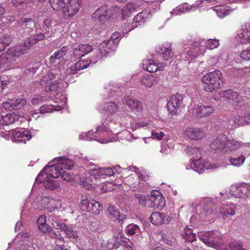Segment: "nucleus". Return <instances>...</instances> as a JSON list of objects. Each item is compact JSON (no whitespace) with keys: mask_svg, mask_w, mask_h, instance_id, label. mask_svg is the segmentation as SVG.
I'll use <instances>...</instances> for the list:
<instances>
[{"mask_svg":"<svg viewBox=\"0 0 250 250\" xmlns=\"http://www.w3.org/2000/svg\"><path fill=\"white\" fill-rule=\"evenodd\" d=\"M202 81L204 84L203 89L208 92L219 89L224 84V79L219 70L207 73L203 76Z\"/></svg>","mask_w":250,"mask_h":250,"instance_id":"1","label":"nucleus"},{"mask_svg":"<svg viewBox=\"0 0 250 250\" xmlns=\"http://www.w3.org/2000/svg\"><path fill=\"white\" fill-rule=\"evenodd\" d=\"M51 171V167L46 166L38 174L35 180V183H43L44 187L47 189L54 190L59 188V183L55 180L58 177H53L52 174L48 173Z\"/></svg>","mask_w":250,"mask_h":250,"instance_id":"2","label":"nucleus"},{"mask_svg":"<svg viewBox=\"0 0 250 250\" xmlns=\"http://www.w3.org/2000/svg\"><path fill=\"white\" fill-rule=\"evenodd\" d=\"M199 238L209 247L218 249L221 243V233L217 230L207 231L199 235Z\"/></svg>","mask_w":250,"mask_h":250,"instance_id":"3","label":"nucleus"},{"mask_svg":"<svg viewBox=\"0 0 250 250\" xmlns=\"http://www.w3.org/2000/svg\"><path fill=\"white\" fill-rule=\"evenodd\" d=\"M197 210L196 214L191 216V219L194 220V219L199 220L203 218V216L210 215L214 210L216 209L214 204L209 200L203 201L200 206L197 207L196 208Z\"/></svg>","mask_w":250,"mask_h":250,"instance_id":"4","label":"nucleus"},{"mask_svg":"<svg viewBox=\"0 0 250 250\" xmlns=\"http://www.w3.org/2000/svg\"><path fill=\"white\" fill-rule=\"evenodd\" d=\"M113 10L108 8L106 4H104L97 9L92 14V18L98 20L99 22H104L112 15Z\"/></svg>","mask_w":250,"mask_h":250,"instance_id":"5","label":"nucleus"},{"mask_svg":"<svg viewBox=\"0 0 250 250\" xmlns=\"http://www.w3.org/2000/svg\"><path fill=\"white\" fill-rule=\"evenodd\" d=\"M81 4V0H69L68 4L62 9L65 18H70L74 16L79 10Z\"/></svg>","mask_w":250,"mask_h":250,"instance_id":"6","label":"nucleus"},{"mask_svg":"<svg viewBox=\"0 0 250 250\" xmlns=\"http://www.w3.org/2000/svg\"><path fill=\"white\" fill-rule=\"evenodd\" d=\"M116 168H93L90 170L89 174L96 179L100 180L105 178L106 176H111L114 175Z\"/></svg>","mask_w":250,"mask_h":250,"instance_id":"7","label":"nucleus"},{"mask_svg":"<svg viewBox=\"0 0 250 250\" xmlns=\"http://www.w3.org/2000/svg\"><path fill=\"white\" fill-rule=\"evenodd\" d=\"M149 202L150 203L149 206L151 208L159 209H162L166 205L165 198L160 193L156 194L154 192H151L149 196Z\"/></svg>","mask_w":250,"mask_h":250,"instance_id":"8","label":"nucleus"},{"mask_svg":"<svg viewBox=\"0 0 250 250\" xmlns=\"http://www.w3.org/2000/svg\"><path fill=\"white\" fill-rule=\"evenodd\" d=\"M57 161L58 165H53L50 166L51 167V171L55 169V171L57 170H63V169L67 170L71 169L74 166V163L72 160L66 159L64 157H58L55 158Z\"/></svg>","mask_w":250,"mask_h":250,"instance_id":"9","label":"nucleus"},{"mask_svg":"<svg viewBox=\"0 0 250 250\" xmlns=\"http://www.w3.org/2000/svg\"><path fill=\"white\" fill-rule=\"evenodd\" d=\"M16 50H9L6 53L0 56V72L8 70L10 68L12 57H15Z\"/></svg>","mask_w":250,"mask_h":250,"instance_id":"10","label":"nucleus"},{"mask_svg":"<svg viewBox=\"0 0 250 250\" xmlns=\"http://www.w3.org/2000/svg\"><path fill=\"white\" fill-rule=\"evenodd\" d=\"M149 220L152 224L158 226L169 223L171 221V218L163 213L156 211L151 214Z\"/></svg>","mask_w":250,"mask_h":250,"instance_id":"11","label":"nucleus"},{"mask_svg":"<svg viewBox=\"0 0 250 250\" xmlns=\"http://www.w3.org/2000/svg\"><path fill=\"white\" fill-rule=\"evenodd\" d=\"M183 96L179 93L171 96L169 101L167 104L168 110L171 113H175L182 104Z\"/></svg>","mask_w":250,"mask_h":250,"instance_id":"12","label":"nucleus"},{"mask_svg":"<svg viewBox=\"0 0 250 250\" xmlns=\"http://www.w3.org/2000/svg\"><path fill=\"white\" fill-rule=\"evenodd\" d=\"M123 102L132 112L136 114L137 112H141L143 109L142 104L131 96L125 97Z\"/></svg>","mask_w":250,"mask_h":250,"instance_id":"13","label":"nucleus"},{"mask_svg":"<svg viewBox=\"0 0 250 250\" xmlns=\"http://www.w3.org/2000/svg\"><path fill=\"white\" fill-rule=\"evenodd\" d=\"M30 234L27 231H21L17 235L18 239V248L20 250H25L29 247L30 242Z\"/></svg>","mask_w":250,"mask_h":250,"instance_id":"14","label":"nucleus"},{"mask_svg":"<svg viewBox=\"0 0 250 250\" xmlns=\"http://www.w3.org/2000/svg\"><path fill=\"white\" fill-rule=\"evenodd\" d=\"M185 134L191 140H201L205 136L204 130L200 128L188 127L185 131Z\"/></svg>","mask_w":250,"mask_h":250,"instance_id":"15","label":"nucleus"},{"mask_svg":"<svg viewBox=\"0 0 250 250\" xmlns=\"http://www.w3.org/2000/svg\"><path fill=\"white\" fill-rule=\"evenodd\" d=\"M92 62L90 60H80L73 64L67 70V73L70 74H76L79 71L87 68Z\"/></svg>","mask_w":250,"mask_h":250,"instance_id":"16","label":"nucleus"},{"mask_svg":"<svg viewBox=\"0 0 250 250\" xmlns=\"http://www.w3.org/2000/svg\"><path fill=\"white\" fill-rule=\"evenodd\" d=\"M39 41H40V40L35 35L32 36L24 42L23 45H20L17 46V51L18 50L19 55L24 54L27 52V50L31 46L36 43Z\"/></svg>","mask_w":250,"mask_h":250,"instance_id":"17","label":"nucleus"},{"mask_svg":"<svg viewBox=\"0 0 250 250\" xmlns=\"http://www.w3.org/2000/svg\"><path fill=\"white\" fill-rule=\"evenodd\" d=\"M151 15L150 12L147 11H143L138 13L136 16L133 18V25L131 29L135 28V26L142 25L146 22L150 17Z\"/></svg>","mask_w":250,"mask_h":250,"instance_id":"18","label":"nucleus"},{"mask_svg":"<svg viewBox=\"0 0 250 250\" xmlns=\"http://www.w3.org/2000/svg\"><path fill=\"white\" fill-rule=\"evenodd\" d=\"M245 184H240L238 185H233L230 189V194L236 198H241L246 196L248 189Z\"/></svg>","mask_w":250,"mask_h":250,"instance_id":"19","label":"nucleus"},{"mask_svg":"<svg viewBox=\"0 0 250 250\" xmlns=\"http://www.w3.org/2000/svg\"><path fill=\"white\" fill-rule=\"evenodd\" d=\"M18 26H21L26 31L22 32L19 31L21 34H28L35 27V22L31 18H24L19 20L18 22Z\"/></svg>","mask_w":250,"mask_h":250,"instance_id":"20","label":"nucleus"},{"mask_svg":"<svg viewBox=\"0 0 250 250\" xmlns=\"http://www.w3.org/2000/svg\"><path fill=\"white\" fill-rule=\"evenodd\" d=\"M160 80L159 77L150 74H145L141 79V84L146 87H151Z\"/></svg>","mask_w":250,"mask_h":250,"instance_id":"21","label":"nucleus"},{"mask_svg":"<svg viewBox=\"0 0 250 250\" xmlns=\"http://www.w3.org/2000/svg\"><path fill=\"white\" fill-rule=\"evenodd\" d=\"M156 52L157 54L160 55L164 60L167 61L171 58L174 55V52L172 51L171 47L168 46H159L156 49Z\"/></svg>","mask_w":250,"mask_h":250,"instance_id":"22","label":"nucleus"},{"mask_svg":"<svg viewBox=\"0 0 250 250\" xmlns=\"http://www.w3.org/2000/svg\"><path fill=\"white\" fill-rule=\"evenodd\" d=\"M227 140V136L226 135L224 134L219 135L216 139L212 141L210 146L213 150L224 149V145Z\"/></svg>","mask_w":250,"mask_h":250,"instance_id":"23","label":"nucleus"},{"mask_svg":"<svg viewBox=\"0 0 250 250\" xmlns=\"http://www.w3.org/2000/svg\"><path fill=\"white\" fill-rule=\"evenodd\" d=\"M107 211L109 214L112 216V219L115 218L118 220L120 224H122L124 221L126 220V216L125 214L121 213L118 209H116L113 206L108 207Z\"/></svg>","mask_w":250,"mask_h":250,"instance_id":"24","label":"nucleus"},{"mask_svg":"<svg viewBox=\"0 0 250 250\" xmlns=\"http://www.w3.org/2000/svg\"><path fill=\"white\" fill-rule=\"evenodd\" d=\"M191 167L194 171L198 172L199 173H202L205 169L213 168L210 165L207 163L205 164L201 163L200 159H194L191 164Z\"/></svg>","mask_w":250,"mask_h":250,"instance_id":"25","label":"nucleus"},{"mask_svg":"<svg viewBox=\"0 0 250 250\" xmlns=\"http://www.w3.org/2000/svg\"><path fill=\"white\" fill-rule=\"evenodd\" d=\"M144 64L146 65V70L151 73L155 72L157 70L163 69L164 67L163 63H158L151 60H147Z\"/></svg>","mask_w":250,"mask_h":250,"instance_id":"26","label":"nucleus"},{"mask_svg":"<svg viewBox=\"0 0 250 250\" xmlns=\"http://www.w3.org/2000/svg\"><path fill=\"white\" fill-rule=\"evenodd\" d=\"M222 95L226 99L233 101L234 102V105L236 106H238V104L240 101V98L238 94L236 92L234 91L231 89H228L222 91Z\"/></svg>","mask_w":250,"mask_h":250,"instance_id":"27","label":"nucleus"},{"mask_svg":"<svg viewBox=\"0 0 250 250\" xmlns=\"http://www.w3.org/2000/svg\"><path fill=\"white\" fill-rule=\"evenodd\" d=\"M46 216L41 215L37 221L38 229L43 233H46L51 229V228L46 223Z\"/></svg>","mask_w":250,"mask_h":250,"instance_id":"28","label":"nucleus"},{"mask_svg":"<svg viewBox=\"0 0 250 250\" xmlns=\"http://www.w3.org/2000/svg\"><path fill=\"white\" fill-rule=\"evenodd\" d=\"M195 109L200 117L209 116L213 112V108L210 105H201L200 106H198V108H195Z\"/></svg>","mask_w":250,"mask_h":250,"instance_id":"29","label":"nucleus"},{"mask_svg":"<svg viewBox=\"0 0 250 250\" xmlns=\"http://www.w3.org/2000/svg\"><path fill=\"white\" fill-rule=\"evenodd\" d=\"M15 121V114L13 112L12 114H7L4 116L0 115V125H7L14 123Z\"/></svg>","mask_w":250,"mask_h":250,"instance_id":"30","label":"nucleus"},{"mask_svg":"<svg viewBox=\"0 0 250 250\" xmlns=\"http://www.w3.org/2000/svg\"><path fill=\"white\" fill-rule=\"evenodd\" d=\"M242 144L241 142H237L234 140H229L227 137V140L224 145V149L226 150H234L239 148Z\"/></svg>","mask_w":250,"mask_h":250,"instance_id":"31","label":"nucleus"},{"mask_svg":"<svg viewBox=\"0 0 250 250\" xmlns=\"http://www.w3.org/2000/svg\"><path fill=\"white\" fill-rule=\"evenodd\" d=\"M120 242L117 240L115 236H113L107 241L105 246V250H117L120 246Z\"/></svg>","mask_w":250,"mask_h":250,"instance_id":"32","label":"nucleus"},{"mask_svg":"<svg viewBox=\"0 0 250 250\" xmlns=\"http://www.w3.org/2000/svg\"><path fill=\"white\" fill-rule=\"evenodd\" d=\"M213 9L220 18H223L229 15L231 12V10L228 7L223 5L215 6L213 8Z\"/></svg>","mask_w":250,"mask_h":250,"instance_id":"33","label":"nucleus"},{"mask_svg":"<svg viewBox=\"0 0 250 250\" xmlns=\"http://www.w3.org/2000/svg\"><path fill=\"white\" fill-rule=\"evenodd\" d=\"M17 144L23 143L25 144L26 141H29L31 137L28 131H23L21 132L20 131H17Z\"/></svg>","mask_w":250,"mask_h":250,"instance_id":"34","label":"nucleus"},{"mask_svg":"<svg viewBox=\"0 0 250 250\" xmlns=\"http://www.w3.org/2000/svg\"><path fill=\"white\" fill-rule=\"evenodd\" d=\"M236 39L242 44H247L250 42L249 33L246 30L244 29H241L239 30Z\"/></svg>","mask_w":250,"mask_h":250,"instance_id":"35","label":"nucleus"},{"mask_svg":"<svg viewBox=\"0 0 250 250\" xmlns=\"http://www.w3.org/2000/svg\"><path fill=\"white\" fill-rule=\"evenodd\" d=\"M95 203V200L90 197H86L81 200V208L83 210L90 212L91 206Z\"/></svg>","mask_w":250,"mask_h":250,"instance_id":"36","label":"nucleus"},{"mask_svg":"<svg viewBox=\"0 0 250 250\" xmlns=\"http://www.w3.org/2000/svg\"><path fill=\"white\" fill-rule=\"evenodd\" d=\"M67 51V48L64 46H62L59 50L55 52L53 55H51L49 58L50 62L55 63V60L60 59L65 56Z\"/></svg>","mask_w":250,"mask_h":250,"instance_id":"37","label":"nucleus"},{"mask_svg":"<svg viewBox=\"0 0 250 250\" xmlns=\"http://www.w3.org/2000/svg\"><path fill=\"white\" fill-rule=\"evenodd\" d=\"M52 8L55 10L63 9L64 6L68 4L69 0H49Z\"/></svg>","mask_w":250,"mask_h":250,"instance_id":"38","label":"nucleus"},{"mask_svg":"<svg viewBox=\"0 0 250 250\" xmlns=\"http://www.w3.org/2000/svg\"><path fill=\"white\" fill-rule=\"evenodd\" d=\"M200 43L198 42H194L191 46L190 47L189 50L188 51V56L192 57H196L200 55Z\"/></svg>","mask_w":250,"mask_h":250,"instance_id":"39","label":"nucleus"},{"mask_svg":"<svg viewBox=\"0 0 250 250\" xmlns=\"http://www.w3.org/2000/svg\"><path fill=\"white\" fill-rule=\"evenodd\" d=\"M103 110L109 114H112L118 111V106L114 102H109L104 105Z\"/></svg>","mask_w":250,"mask_h":250,"instance_id":"40","label":"nucleus"},{"mask_svg":"<svg viewBox=\"0 0 250 250\" xmlns=\"http://www.w3.org/2000/svg\"><path fill=\"white\" fill-rule=\"evenodd\" d=\"M236 207L234 205H229L227 206L225 210L221 212L222 218L225 219L228 217L229 215L233 216L235 215L236 213Z\"/></svg>","mask_w":250,"mask_h":250,"instance_id":"41","label":"nucleus"},{"mask_svg":"<svg viewBox=\"0 0 250 250\" xmlns=\"http://www.w3.org/2000/svg\"><path fill=\"white\" fill-rule=\"evenodd\" d=\"M237 123V126L244 125L250 123V114H248L242 116L235 117V122Z\"/></svg>","mask_w":250,"mask_h":250,"instance_id":"42","label":"nucleus"},{"mask_svg":"<svg viewBox=\"0 0 250 250\" xmlns=\"http://www.w3.org/2000/svg\"><path fill=\"white\" fill-rule=\"evenodd\" d=\"M103 131L104 127L101 126H99L95 132H94L93 130H90L87 133H84V135L85 137H86L85 140L87 141H91L92 140H96V134H97L98 133H101Z\"/></svg>","mask_w":250,"mask_h":250,"instance_id":"43","label":"nucleus"},{"mask_svg":"<svg viewBox=\"0 0 250 250\" xmlns=\"http://www.w3.org/2000/svg\"><path fill=\"white\" fill-rule=\"evenodd\" d=\"M125 231L130 235H137L140 233V229L139 227L136 224H128L126 227Z\"/></svg>","mask_w":250,"mask_h":250,"instance_id":"44","label":"nucleus"},{"mask_svg":"<svg viewBox=\"0 0 250 250\" xmlns=\"http://www.w3.org/2000/svg\"><path fill=\"white\" fill-rule=\"evenodd\" d=\"M2 107L6 110L12 111L14 110L16 107V100L10 99L7 101L3 102Z\"/></svg>","mask_w":250,"mask_h":250,"instance_id":"45","label":"nucleus"},{"mask_svg":"<svg viewBox=\"0 0 250 250\" xmlns=\"http://www.w3.org/2000/svg\"><path fill=\"white\" fill-rule=\"evenodd\" d=\"M245 158L242 155L235 158H230L229 159V161L231 164L235 167H239L241 166L244 162Z\"/></svg>","mask_w":250,"mask_h":250,"instance_id":"46","label":"nucleus"},{"mask_svg":"<svg viewBox=\"0 0 250 250\" xmlns=\"http://www.w3.org/2000/svg\"><path fill=\"white\" fill-rule=\"evenodd\" d=\"M56 174H58L59 175H61L62 178L63 180L67 182H70L73 180V176L67 171L63 170H57Z\"/></svg>","mask_w":250,"mask_h":250,"instance_id":"47","label":"nucleus"},{"mask_svg":"<svg viewBox=\"0 0 250 250\" xmlns=\"http://www.w3.org/2000/svg\"><path fill=\"white\" fill-rule=\"evenodd\" d=\"M72 48H73L72 55L74 57H76L77 59H80L84 56L82 52V51L81 48V46H80V44L79 45L73 44Z\"/></svg>","mask_w":250,"mask_h":250,"instance_id":"48","label":"nucleus"},{"mask_svg":"<svg viewBox=\"0 0 250 250\" xmlns=\"http://www.w3.org/2000/svg\"><path fill=\"white\" fill-rule=\"evenodd\" d=\"M59 83L54 81L47 83L45 87L46 92H52L55 91L59 87Z\"/></svg>","mask_w":250,"mask_h":250,"instance_id":"49","label":"nucleus"},{"mask_svg":"<svg viewBox=\"0 0 250 250\" xmlns=\"http://www.w3.org/2000/svg\"><path fill=\"white\" fill-rule=\"evenodd\" d=\"M186 151L189 156L197 155L200 153V148L195 146H188Z\"/></svg>","mask_w":250,"mask_h":250,"instance_id":"50","label":"nucleus"},{"mask_svg":"<svg viewBox=\"0 0 250 250\" xmlns=\"http://www.w3.org/2000/svg\"><path fill=\"white\" fill-rule=\"evenodd\" d=\"M134 197L135 199L138 201L139 205L142 206H145L146 205L147 199V197L145 195L135 193L134 194Z\"/></svg>","mask_w":250,"mask_h":250,"instance_id":"51","label":"nucleus"},{"mask_svg":"<svg viewBox=\"0 0 250 250\" xmlns=\"http://www.w3.org/2000/svg\"><path fill=\"white\" fill-rule=\"evenodd\" d=\"M219 45V41L217 40L209 39L206 42V46L209 49H213Z\"/></svg>","mask_w":250,"mask_h":250,"instance_id":"52","label":"nucleus"},{"mask_svg":"<svg viewBox=\"0 0 250 250\" xmlns=\"http://www.w3.org/2000/svg\"><path fill=\"white\" fill-rule=\"evenodd\" d=\"M51 20L49 19H46L44 20L42 25V30L44 33H49L50 29L51 27Z\"/></svg>","mask_w":250,"mask_h":250,"instance_id":"53","label":"nucleus"},{"mask_svg":"<svg viewBox=\"0 0 250 250\" xmlns=\"http://www.w3.org/2000/svg\"><path fill=\"white\" fill-rule=\"evenodd\" d=\"M102 209L101 204L95 200V203H93V206H91L90 213L95 214H98Z\"/></svg>","mask_w":250,"mask_h":250,"instance_id":"54","label":"nucleus"},{"mask_svg":"<svg viewBox=\"0 0 250 250\" xmlns=\"http://www.w3.org/2000/svg\"><path fill=\"white\" fill-rule=\"evenodd\" d=\"M65 233L70 238L72 239H76L79 237L78 232L73 230L72 228L69 227L66 229Z\"/></svg>","mask_w":250,"mask_h":250,"instance_id":"55","label":"nucleus"},{"mask_svg":"<svg viewBox=\"0 0 250 250\" xmlns=\"http://www.w3.org/2000/svg\"><path fill=\"white\" fill-rule=\"evenodd\" d=\"M52 225L53 227L55 229H60L62 231H64V232H65L66 229L68 227L64 223L60 222L59 221H58L57 223H52Z\"/></svg>","mask_w":250,"mask_h":250,"instance_id":"56","label":"nucleus"},{"mask_svg":"<svg viewBox=\"0 0 250 250\" xmlns=\"http://www.w3.org/2000/svg\"><path fill=\"white\" fill-rule=\"evenodd\" d=\"M139 7L140 5L135 3H127L126 5V10L130 13L138 11Z\"/></svg>","mask_w":250,"mask_h":250,"instance_id":"57","label":"nucleus"},{"mask_svg":"<svg viewBox=\"0 0 250 250\" xmlns=\"http://www.w3.org/2000/svg\"><path fill=\"white\" fill-rule=\"evenodd\" d=\"M10 83L8 78H0V94L1 93L4 87Z\"/></svg>","mask_w":250,"mask_h":250,"instance_id":"58","label":"nucleus"},{"mask_svg":"<svg viewBox=\"0 0 250 250\" xmlns=\"http://www.w3.org/2000/svg\"><path fill=\"white\" fill-rule=\"evenodd\" d=\"M16 132L14 130H11L6 132L5 138L7 140H11L13 142L16 141Z\"/></svg>","mask_w":250,"mask_h":250,"instance_id":"59","label":"nucleus"},{"mask_svg":"<svg viewBox=\"0 0 250 250\" xmlns=\"http://www.w3.org/2000/svg\"><path fill=\"white\" fill-rule=\"evenodd\" d=\"M82 52L84 56L85 54L90 52L92 50L93 48L92 46L89 44H80Z\"/></svg>","mask_w":250,"mask_h":250,"instance_id":"60","label":"nucleus"},{"mask_svg":"<svg viewBox=\"0 0 250 250\" xmlns=\"http://www.w3.org/2000/svg\"><path fill=\"white\" fill-rule=\"evenodd\" d=\"M240 57L244 60H250V49L243 50L240 54Z\"/></svg>","mask_w":250,"mask_h":250,"instance_id":"61","label":"nucleus"},{"mask_svg":"<svg viewBox=\"0 0 250 250\" xmlns=\"http://www.w3.org/2000/svg\"><path fill=\"white\" fill-rule=\"evenodd\" d=\"M27 103L25 98L22 97L20 99H17V109L21 108Z\"/></svg>","mask_w":250,"mask_h":250,"instance_id":"62","label":"nucleus"},{"mask_svg":"<svg viewBox=\"0 0 250 250\" xmlns=\"http://www.w3.org/2000/svg\"><path fill=\"white\" fill-rule=\"evenodd\" d=\"M224 250H245L240 245L235 243L229 244V248Z\"/></svg>","mask_w":250,"mask_h":250,"instance_id":"63","label":"nucleus"},{"mask_svg":"<svg viewBox=\"0 0 250 250\" xmlns=\"http://www.w3.org/2000/svg\"><path fill=\"white\" fill-rule=\"evenodd\" d=\"M188 7L182 6L176 9H173L170 13L172 15H177L188 10Z\"/></svg>","mask_w":250,"mask_h":250,"instance_id":"64","label":"nucleus"}]
</instances>
